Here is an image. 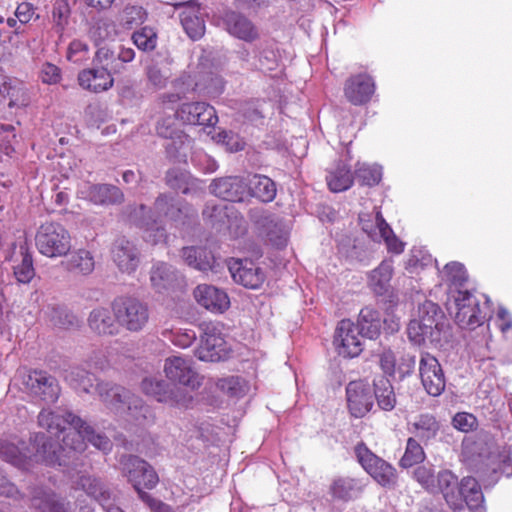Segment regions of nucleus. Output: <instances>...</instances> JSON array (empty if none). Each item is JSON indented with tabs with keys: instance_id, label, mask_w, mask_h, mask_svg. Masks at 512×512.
Here are the masks:
<instances>
[{
	"instance_id": "20e7f679",
	"label": "nucleus",
	"mask_w": 512,
	"mask_h": 512,
	"mask_svg": "<svg viewBox=\"0 0 512 512\" xmlns=\"http://www.w3.org/2000/svg\"><path fill=\"white\" fill-rule=\"evenodd\" d=\"M196 214L195 210L185 201L176 199L169 194H160L153 205L151 210L146 205L141 204L135 209L133 216H152L157 220L164 218L176 223L184 222L186 218L193 217Z\"/></svg>"
},
{
	"instance_id": "c756f323",
	"label": "nucleus",
	"mask_w": 512,
	"mask_h": 512,
	"mask_svg": "<svg viewBox=\"0 0 512 512\" xmlns=\"http://www.w3.org/2000/svg\"><path fill=\"white\" fill-rule=\"evenodd\" d=\"M457 477L449 470L440 471L436 476V492H441L446 503L455 511H461V495L458 493Z\"/></svg>"
},
{
	"instance_id": "f3484780",
	"label": "nucleus",
	"mask_w": 512,
	"mask_h": 512,
	"mask_svg": "<svg viewBox=\"0 0 512 512\" xmlns=\"http://www.w3.org/2000/svg\"><path fill=\"white\" fill-rule=\"evenodd\" d=\"M210 82L208 85L201 87V84L193 83L190 77H182L174 83L175 92L163 93L159 96L161 104H175L186 97L190 91L197 89L203 90L207 95L219 94L223 91L222 79L217 76H209Z\"/></svg>"
},
{
	"instance_id": "a211bd4d",
	"label": "nucleus",
	"mask_w": 512,
	"mask_h": 512,
	"mask_svg": "<svg viewBox=\"0 0 512 512\" xmlns=\"http://www.w3.org/2000/svg\"><path fill=\"white\" fill-rule=\"evenodd\" d=\"M176 116L188 125L212 127L218 122L214 107L202 101L182 103L176 110Z\"/></svg>"
},
{
	"instance_id": "a19ab883",
	"label": "nucleus",
	"mask_w": 512,
	"mask_h": 512,
	"mask_svg": "<svg viewBox=\"0 0 512 512\" xmlns=\"http://www.w3.org/2000/svg\"><path fill=\"white\" fill-rule=\"evenodd\" d=\"M170 63L171 60L167 58L161 62L152 61L145 67L147 82L154 89L160 90L167 86L172 76L171 69L169 68Z\"/></svg>"
},
{
	"instance_id": "3c124183",
	"label": "nucleus",
	"mask_w": 512,
	"mask_h": 512,
	"mask_svg": "<svg viewBox=\"0 0 512 512\" xmlns=\"http://www.w3.org/2000/svg\"><path fill=\"white\" fill-rule=\"evenodd\" d=\"M139 222L138 225L144 228L145 241L156 245L158 243L164 242L166 240V231L165 229L158 225V220L156 218H152V216H138Z\"/></svg>"
},
{
	"instance_id": "ea45409f",
	"label": "nucleus",
	"mask_w": 512,
	"mask_h": 512,
	"mask_svg": "<svg viewBox=\"0 0 512 512\" xmlns=\"http://www.w3.org/2000/svg\"><path fill=\"white\" fill-rule=\"evenodd\" d=\"M78 488L84 490L86 494L93 497L101 506L112 500V493L109 488L98 478L83 475L77 481Z\"/></svg>"
},
{
	"instance_id": "f704fd0d",
	"label": "nucleus",
	"mask_w": 512,
	"mask_h": 512,
	"mask_svg": "<svg viewBox=\"0 0 512 512\" xmlns=\"http://www.w3.org/2000/svg\"><path fill=\"white\" fill-rule=\"evenodd\" d=\"M88 326L99 335H115L118 333L117 321L114 313L108 308L97 307L88 317Z\"/></svg>"
},
{
	"instance_id": "473e14b6",
	"label": "nucleus",
	"mask_w": 512,
	"mask_h": 512,
	"mask_svg": "<svg viewBox=\"0 0 512 512\" xmlns=\"http://www.w3.org/2000/svg\"><path fill=\"white\" fill-rule=\"evenodd\" d=\"M182 258L187 265L203 272H218L220 266L211 251L204 247H184Z\"/></svg>"
},
{
	"instance_id": "412c9836",
	"label": "nucleus",
	"mask_w": 512,
	"mask_h": 512,
	"mask_svg": "<svg viewBox=\"0 0 512 512\" xmlns=\"http://www.w3.org/2000/svg\"><path fill=\"white\" fill-rule=\"evenodd\" d=\"M229 349L224 338L214 329H207L201 336L199 347L195 350V356L206 362H218L225 360L229 355Z\"/></svg>"
},
{
	"instance_id": "6e6552de",
	"label": "nucleus",
	"mask_w": 512,
	"mask_h": 512,
	"mask_svg": "<svg viewBox=\"0 0 512 512\" xmlns=\"http://www.w3.org/2000/svg\"><path fill=\"white\" fill-rule=\"evenodd\" d=\"M439 308L432 302H425L420 308V318L413 319L407 327L409 340L415 345H421L427 340L434 342L438 340L439 329L436 316Z\"/></svg>"
},
{
	"instance_id": "4be33fe9",
	"label": "nucleus",
	"mask_w": 512,
	"mask_h": 512,
	"mask_svg": "<svg viewBox=\"0 0 512 512\" xmlns=\"http://www.w3.org/2000/svg\"><path fill=\"white\" fill-rule=\"evenodd\" d=\"M111 255L113 262L123 273L132 274L139 266L140 252L136 245L125 237L114 241Z\"/></svg>"
},
{
	"instance_id": "9d476101",
	"label": "nucleus",
	"mask_w": 512,
	"mask_h": 512,
	"mask_svg": "<svg viewBox=\"0 0 512 512\" xmlns=\"http://www.w3.org/2000/svg\"><path fill=\"white\" fill-rule=\"evenodd\" d=\"M120 465L124 476L135 490L153 489L159 482L154 468L145 460L134 455H123Z\"/></svg>"
},
{
	"instance_id": "c03bdc74",
	"label": "nucleus",
	"mask_w": 512,
	"mask_h": 512,
	"mask_svg": "<svg viewBox=\"0 0 512 512\" xmlns=\"http://www.w3.org/2000/svg\"><path fill=\"white\" fill-rule=\"evenodd\" d=\"M326 181L332 192H342L352 186L353 175L345 163L339 162L334 169L328 172Z\"/></svg>"
},
{
	"instance_id": "6ab92c4d",
	"label": "nucleus",
	"mask_w": 512,
	"mask_h": 512,
	"mask_svg": "<svg viewBox=\"0 0 512 512\" xmlns=\"http://www.w3.org/2000/svg\"><path fill=\"white\" fill-rule=\"evenodd\" d=\"M349 412L356 418L365 416L373 407V393L370 385L363 380L351 381L346 387Z\"/></svg>"
},
{
	"instance_id": "e2e57ef3",
	"label": "nucleus",
	"mask_w": 512,
	"mask_h": 512,
	"mask_svg": "<svg viewBox=\"0 0 512 512\" xmlns=\"http://www.w3.org/2000/svg\"><path fill=\"white\" fill-rule=\"evenodd\" d=\"M145 18V12L139 6H126L120 14V23L125 28H132L141 23Z\"/></svg>"
},
{
	"instance_id": "4d7b16f0",
	"label": "nucleus",
	"mask_w": 512,
	"mask_h": 512,
	"mask_svg": "<svg viewBox=\"0 0 512 512\" xmlns=\"http://www.w3.org/2000/svg\"><path fill=\"white\" fill-rule=\"evenodd\" d=\"M413 478L428 492L436 493V475L432 465H420L415 468Z\"/></svg>"
},
{
	"instance_id": "9b49d317",
	"label": "nucleus",
	"mask_w": 512,
	"mask_h": 512,
	"mask_svg": "<svg viewBox=\"0 0 512 512\" xmlns=\"http://www.w3.org/2000/svg\"><path fill=\"white\" fill-rule=\"evenodd\" d=\"M249 218L274 246L282 248L286 245L289 227L282 219L262 208L250 209Z\"/></svg>"
},
{
	"instance_id": "603ef678",
	"label": "nucleus",
	"mask_w": 512,
	"mask_h": 512,
	"mask_svg": "<svg viewBox=\"0 0 512 512\" xmlns=\"http://www.w3.org/2000/svg\"><path fill=\"white\" fill-rule=\"evenodd\" d=\"M425 452L419 441L413 437L407 439L404 455L400 459V466L409 468L425 460Z\"/></svg>"
},
{
	"instance_id": "f03ea898",
	"label": "nucleus",
	"mask_w": 512,
	"mask_h": 512,
	"mask_svg": "<svg viewBox=\"0 0 512 512\" xmlns=\"http://www.w3.org/2000/svg\"><path fill=\"white\" fill-rule=\"evenodd\" d=\"M32 449L19 447L15 443L0 440V457L12 465L27 469L30 462H43L48 465L61 464L55 445L43 434H35L31 442Z\"/></svg>"
},
{
	"instance_id": "7ed1b4c3",
	"label": "nucleus",
	"mask_w": 512,
	"mask_h": 512,
	"mask_svg": "<svg viewBox=\"0 0 512 512\" xmlns=\"http://www.w3.org/2000/svg\"><path fill=\"white\" fill-rule=\"evenodd\" d=\"M35 244L38 251L46 257H62L71 249V236L63 225L46 222L38 228Z\"/></svg>"
},
{
	"instance_id": "f8f14e48",
	"label": "nucleus",
	"mask_w": 512,
	"mask_h": 512,
	"mask_svg": "<svg viewBox=\"0 0 512 512\" xmlns=\"http://www.w3.org/2000/svg\"><path fill=\"white\" fill-rule=\"evenodd\" d=\"M456 306L455 321L463 329L474 330L486 319V313L480 309L479 301L467 290H458L454 295Z\"/></svg>"
},
{
	"instance_id": "a878e982",
	"label": "nucleus",
	"mask_w": 512,
	"mask_h": 512,
	"mask_svg": "<svg viewBox=\"0 0 512 512\" xmlns=\"http://www.w3.org/2000/svg\"><path fill=\"white\" fill-rule=\"evenodd\" d=\"M247 184L237 176H228L214 180L210 185L211 193L223 200L240 202L246 193Z\"/></svg>"
},
{
	"instance_id": "680f3d73",
	"label": "nucleus",
	"mask_w": 512,
	"mask_h": 512,
	"mask_svg": "<svg viewBox=\"0 0 512 512\" xmlns=\"http://www.w3.org/2000/svg\"><path fill=\"white\" fill-rule=\"evenodd\" d=\"M444 276L455 287L462 286L467 281L465 267L458 262H452L444 267Z\"/></svg>"
},
{
	"instance_id": "0e129e2a",
	"label": "nucleus",
	"mask_w": 512,
	"mask_h": 512,
	"mask_svg": "<svg viewBox=\"0 0 512 512\" xmlns=\"http://www.w3.org/2000/svg\"><path fill=\"white\" fill-rule=\"evenodd\" d=\"M381 241H384L389 252L400 254L404 250V243L394 234L387 222H381Z\"/></svg>"
},
{
	"instance_id": "c9c22d12",
	"label": "nucleus",
	"mask_w": 512,
	"mask_h": 512,
	"mask_svg": "<svg viewBox=\"0 0 512 512\" xmlns=\"http://www.w3.org/2000/svg\"><path fill=\"white\" fill-rule=\"evenodd\" d=\"M362 493L359 482L350 477H337L329 487V494L334 501L349 502Z\"/></svg>"
},
{
	"instance_id": "6e6d98bb",
	"label": "nucleus",
	"mask_w": 512,
	"mask_h": 512,
	"mask_svg": "<svg viewBox=\"0 0 512 512\" xmlns=\"http://www.w3.org/2000/svg\"><path fill=\"white\" fill-rule=\"evenodd\" d=\"M177 120L179 119L177 118L176 113L160 117L156 123L157 135L168 140L184 133V131L179 127Z\"/></svg>"
},
{
	"instance_id": "0eeeda50",
	"label": "nucleus",
	"mask_w": 512,
	"mask_h": 512,
	"mask_svg": "<svg viewBox=\"0 0 512 512\" xmlns=\"http://www.w3.org/2000/svg\"><path fill=\"white\" fill-rule=\"evenodd\" d=\"M141 389L146 395L158 402L174 407L187 408L193 400L192 395L183 388L168 384L166 381L154 377L144 378Z\"/></svg>"
},
{
	"instance_id": "79ce46f5",
	"label": "nucleus",
	"mask_w": 512,
	"mask_h": 512,
	"mask_svg": "<svg viewBox=\"0 0 512 512\" xmlns=\"http://www.w3.org/2000/svg\"><path fill=\"white\" fill-rule=\"evenodd\" d=\"M358 327L362 337L375 339L381 331V316L378 310L372 307H364L358 318Z\"/></svg>"
},
{
	"instance_id": "49530a36",
	"label": "nucleus",
	"mask_w": 512,
	"mask_h": 512,
	"mask_svg": "<svg viewBox=\"0 0 512 512\" xmlns=\"http://www.w3.org/2000/svg\"><path fill=\"white\" fill-rule=\"evenodd\" d=\"M66 267L70 272L89 275L95 268L94 257L90 251L79 249L71 254L66 262Z\"/></svg>"
},
{
	"instance_id": "774afa93",
	"label": "nucleus",
	"mask_w": 512,
	"mask_h": 512,
	"mask_svg": "<svg viewBox=\"0 0 512 512\" xmlns=\"http://www.w3.org/2000/svg\"><path fill=\"white\" fill-rule=\"evenodd\" d=\"M69 14H70V9L66 2L61 1V2H57L54 5L53 11H52V17H53V21L59 31H62L64 29V27L67 25Z\"/></svg>"
},
{
	"instance_id": "09e8293b",
	"label": "nucleus",
	"mask_w": 512,
	"mask_h": 512,
	"mask_svg": "<svg viewBox=\"0 0 512 512\" xmlns=\"http://www.w3.org/2000/svg\"><path fill=\"white\" fill-rule=\"evenodd\" d=\"M232 210L233 207H229L227 204L208 202L203 210V217L212 226L220 229L228 222Z\"/></svg>"
},
{
	"instance_id": "052dcab7",
	"label": "nucleus",
	"mask_w": 512,
	"mask_h": 512,
	"mask_svg": "<svg viewBox=\"0 0 512 512\" xmlns=\"http://www.w3.org/2000/svg\"><path fill=\"white\" fill-rule=\"evenodd\" d=\"M368 218L360 217L362 230L375 242H381V228L382 223L386 222L380 211H377L374 220L370 218V215H366Z\"/></svg>"
},
{
	"instance_id": "4468645a",
	"label": "nucleus",
	"mask_w": 512,
	"mask_h": 512,
	"mask_svg": "<svg viewBox=\"0 0 512 512\" xmlns=\"http://www.w3.org/2000/svg\"><path fill=\"white\" fill-rule=\"evenodd\" d=\"M419 375L421 384L429 395L437 397L444 392L446 378L443 369L437 358L430 353L424 352L421 354Z\"/></svg>"
},
{
	"instance_id": "7c9ffc66",
	"label": "nucleus",
	"mask_w": 512,
	"mask_h": 512,
	"mask_svg": "<svg viewBox=\"0 0 512 512\" xmlns=\"http://www.w3.org/2000/svg\"><path fill=\"white\" fill-rule=\"evenodd\" d=\"M95 391L101 401L112 411L124 414L126 398H129V390L111 383H97Z\"/></svg>"
},
{
	"instance_id": "69168bd1",
	"label": "nucleus",
	"mask_w": 512,
	"mask_h": 512,
	"mask_svg": "<svg viewBox=\"0 0 512 512\" xmlns=\"http://www.w3.org/2000/svg\"><path fill=\"white\" fill-rule=\"evenodd\" d=\"M89 58V46L87 43L75 39L70 42L67 49V59L73 63H82Z\"/></svg>"
},
{
	"instance_id": "39448f33",
	"label": "nucleus",
	"mask_w": 512,
	"mask_h": 512,
	"mask_svg": "<svg viewBox=\"0 0 512 512\" xmlns=\"http://www.w3.org/2000/svg\"><path fill=\"white\" fill-rule=\"evenodd\" d=\"M355 456L362 468L382 487L394 488L397 485L396 469L387 461L374 454L365 443L354 448Z\"/></svg>"
},
{
	"instance_id": "864d4df0",
	"label": "nucleus",
	"mask_w": 512,
	"mask_h": 512,
	"mask_svg": "<svg viewBox=\"0 0 512 512\" xmlns=\"http://www.w3.org/2000/svg\"><path fill=\"white\" fill-rule=\"evenodd\" d=\"M131 39L139 50L150 52L156 48L158 36L152 27L145 26L134 31Z\"/></svg>"
},
{
	"instance_id": "a18cd8bd",
	"label": "nucleus",
	"mask_w": 512,
	"mask_h": 512,
	"mask_svg": "<svg viewBox=\"0 0 512 512\" xmlns=\"http://www.w3.org/2000/svg\"><path fill=\"white\" fill-rule=\"evenodd\" d=\"M164 147L169 159L179 163L186 162L188 153L192 148V140L184 132L172 139H168Z\"/></svg>"
},
{
	"instance_id": "72a5a7b5",
	"label": "nucleus",
	"mask_w": 512,
	"mask_h": 512,
	"mask_svg": "<svg viewBox=\"0 0 512 512\" xmlns=\"http://www.w3.org/2000/svg\"><path fill=\"white\" fill-rule=\"evenodd\" d=\"M409 432L414 435L413 438L428 444L434 440L440 430V423L435 416L429 413L420 414L415 420L409 423Z\"/></svg>"
},
{
	"instance_id": "de8ad7c7",
	"label": "nucleus",
	"mask_w": 512,
	"mask_h": 512,
	"mask_svg": "<svg viewBox=\"0 0 512 512\" xmlns=\"http://www.w3.org/2000/svg\"><path fill=\"white\" fill-rule=\"evenodd\" d=\"M392 273V262L386 260L382 261L380 265L371 272L369 285L376 294L382 295L387 291Z\"/></svg>"
},
{
	"instance_id": "aec40b11",
	"label": "nucleus",
	"mask_w": 512,
	"mask_h": 512,
	"mask_svg": "<svg viewBox=\"0 0 512 512\" xmlns=\"http://www.w3.org/2000/svg\"><path fill=\"white\" fill-rule=\"evenodd\" d=\"M223 23L231 36L244 42L253 43L261 37L260 30L256 24L239 12H227L223 18Z\"/></svg>"
},
{
	"instance_id": "13d9d810",
	"label": "nucleus",
	"mask_w": 512,
	"mask_h": 512,
	"mask_svg": "<svg viewBox=\"0 0 512 512\" xmlns=\"http://www.w3.org/2000/svg\"><path fill=\"white\" fill-rule=\"evenodd\" d=\"M381 169L378 166L366 164L358 165L355 171V177L361 185L373 186L381 180Z\"/></svg>"
},
{
	"instance_id": "393cba45",
	"label": "nucleus",
	"mask_w": 512,
	"mask_h": 512,
	"mask_svg": "<svg viewBox=\"0 0 512 512\" xmlns=\"http://www.w3.org/2000/svg\"><path fill=\"white\" fill-rule=\"evenodd\" d=\"M375 91V83L367 74H358L350 77L345 84L344 93L353 105L366 104Z\"/></svg>"
},
{
	"instance_id": "5fc2aeb1",
	"label": "nucleus",
	"mask_w": 512,
	"mask_h": 512,
	"mask_svg": "<svg viewBox=\"0 0 512 512\" xmlns=\"http://www.w3.org/2000/svg\"><path fill=\"white\" fill-rule=\"evenodd\" d=\"M124 413H127L131 419L141 423L151 415V410L140 397L129 392V398H126Z\"/></svg>"
},
{
	"instance_id": "c85d7f7f",
	"label": "nucleus",
	"mask_w": 512,
	"mask_h": 512,
	"mask_svg": "<svg viewBox=\"0 0 512 512\" xmlns=\"http://www.w3.org/2000/svg\"><path fill=\"white\" fill-rule=\"evenodd\" d=\"M112 73L94 66L90 69H84L78 74L79 85L91 92L99 93L106 91L113 86L114 79Z\"/></svg>"
},
{
	"instance_id": "2f4dec72",
	"label": "nucleus",
	"mask_w": 512,
	"mask_h": 512,
	"mask_svg": "<svg viewBox=\"0 0 512 512\" xmlns=\"http://www.w3.org/2000/svg\"><path fill=\"white\" fill-rule=\"evenodd\" d=\"M182 5L180 21L183 29L192 40H198L205 33V23L200 13V6L194 2H186Z\"/></svg>"
},
{
	"instance_id": "b1692460",
	"label": "nucleus",
	"mask_w": 512,
	"mask_h": 512,
	"mask_svg": "<svg viewBox=\"0 0 512 512\" xmlns=\"http://www.w3.org/2000/svg\"><path fill=\"white\" fill-rule=\"evenodd\" d=\"M193 294L199 305L214 313H223L230 306L227 293L212 285L200 284Z\"/></svg>"
},
{
	"instance_id": "cd10ccee",
	"label": "nucleus",
	"mask_w": 512,
	"mask_h": 512,
	"mask_svg": "<svg viewBox=\"0 0 512 512\" xmlns=\"http://www.w3.org/2000/svg\"><path fill=\"white\" fill-rule=\"evenodd\" d=\"M458 493L461 495V511L467 506L471 512H485L484 495L478 481L473 477H464Z\"/></svg>"
},
{
	"instance_id": "ddd939ff",
	"label": "nucleus",
	"mask_w": 512,
	"mask_h": 512,
	"mask_svg": "<svg viewBox=\"0 0 512 512\" xmlns=\"http://www.w3.org/2000/svg\"><path fill=\"white\" fill-rule=\"evenodd\" d=\"M362 335L349 319L341 320L335 330L333 345L340 356L354 358L363 350Z\"/></svg>"
},
{
	"instance_id": "8fccbe9b",
	"label": "nucleus",
	"mask_w": 512,
	"mask_h": 512,
	"mask_svg": "<svg viewBox=\"0 0 512 512\" xmlns=\"http://www.w3.org/2000/svg\"><path fill=\"white\" fill-rule=\"evenodd\" d=\"M93 64L111 73H120L124 68V65L119 63L116 53L106 45L97 49Z\"/></svg>"
},
{
	"instance_id": "e433bc0d",
	"label": "nucleus",
	"mask_w": 512,
	"mask_h": 512,
	"mask_svg": "<svg viewBox=\"0 0 512 512\" xmlns=\"http://www.w3.org/2000/svg\"><path fill=\"white\" fill-rule=\"evenodd\" d=\"M31 505L39 512H68L56 495L43 487L31 491Z\"/></svg>"
},
{
	"instance_id": "f257e3e1",
	"label": "nucleus",
	"mask_w": 512,
	"mask_h": 512,
	"mask_svg": "<svg viewBox=\"0 0 512 512\" xmlns=\"http://www.w3.org/2000/svg\"><path fill=\"white\" fill-rule=\"evenodd\" d=\"M67 424L74 431L63 437L61 445L42 433L49 442L55 445L57 454L61 457L60 465L66 464V459L72 457L71 453L83 452L86 449L85 441L90 442L94 447L104 452L111 449L112 444L108 437L96 433L92 426L70 411L43 409L38 415V425L52 436H58L62 433Z\"/></svg>"
},
{
	"instance_id": "37998d69",
	"label": "nucleus",
	"mask_w": 512,
	"mask_h": 512,
	"mask_svg": "<svg viewBox=\"0 0 512 512\" xmlns=\"http://www.w3.org/2000/svg\"><path fill=\"white\" fill-rule=\"evenodd\" d=\"M247 187L250 194L262 202H271L276 196L275 183L265 175H253L249 178Z\"/></svg>"
},
{
	"instance_id": "bf43d9fd",
	"label": "nucleus",
	"mask_w": 512,
	"mask_h": 512,
	"mask_svg": "<svg viewBox=\"0 0 512 512\" xmlns=\"http://www.w3.org/2000/svg\"><path fill=\"white\" fill-rule=\"evenodd\" d=\"M166 184L173 190L180 191L183 194L190 192V175L186 172L172 169L166 173Z\"/></svg>"
},
{
	"instance_id": "bb28decb",
	"label": "nucleus",
	"mask_w": 512,
	"mask_h": 512,
	"mask_svg": "<svg viewBox=\"0 0 512 512\" xmlns=\"http://www.w3.org/2000/svg\"><path fill=\"white\" fill-rule=\"evenodd\" d=\"M179 272L165 262L155 263L150 270L151 287L158 293L173 290L180 281Z\"/></svg>"
},
{
	"instance_id": "338daca9",
	"label": "nucleus",
	"mask_w": 512,
	"mask_h": 512,
	"mask_svg": "<svg viewBox=\"0 0 512 512\" xmlns=\"http://www.w3.org/2000/svg\"><path fill=\"white\" fill-rule=\"evenodd\" d=\"M452 425L461 432H469L477 427V419L470 413L459 412L453 417Z\"/></svg>"
},
{
	"instance_id": "58836bf2",
	"label": "nucleus",
	"mask_w": 512,
	"mask_h": 512,
	"mask_svg": "<svg viewBox=\"0 0 512 512\" xmlns=\"http://www.w3.org/2000/svg\"><path fill=\"white\" fill-rule=\"evenodd\" d=\"M16 259L13 265L14 275L18 282L29 283L35 276L32 255L28 251L26 244H21L18 251L14 252Z\"/></svg>"
},
{
	"instance_id": "5701e85b",
	"label": "nucleus",
	"mask_w": 512,
	"mask_h": 512,
	"mask_svg": "<svg viewBox=\"0 0 512 512\" xmlns=\"http://www.w3.org/2000/svg\"><path fill=\"white\" fill-rule=\"evenodd\" d=\"M228 269L233 280L246 288L257 289L265 280L264 271L247 259L230 261Z\"/></svg>"
},
{
	"instance_id": "dca6fc26",
	"label": "nucleus",
	"mask_w": 512,
	"mask_h": 512,
	"mask_svg": "<svg viewBox=\"0 0 512 512\" xmlns=\"http://www.w3.org/2000/svg\"><path fill=\"white\" fill-rule=\"evenodd\" d=\"M164 372L166 377L190 390L198 389L202 378L192 367L191 359L182 356H171L165 360Z\"/></svg>"
},
{
	"instance_id": "2eb2a0df",
	"label": "nucleus",
	"mask_w": 512,
	"mask_h": 512,
	"mask_svg": "<svg viewBox=\"0 0 512 512\" xmlns=\"http://www.w3.org/2000/svg\"><path fill=\"white\" fill-rule=\"evenodd\" d=\"M77 197L98 206L119 205L124 201L123 192L112 184L83 182L77 188Z\"/></svg>"
},
{
	"instance_id": "423d86ee",
	"label": "nucleus",
	"mask_w": 512,
	"mask_h": 512,
	"mask_svg": "<svg viewBox=\"0 0 512 512\" xmlns=\"http://www.w3.org/2000/svg\"><path fill=\"white\" fill-rule=\"evenodd\" d=\"M112 309L119 325L132 332L142 330L149 320L147 305L136 298H118Z\"/></svg>"
},
{
	"instance_id": "4c0bfd02",
	"label": "nucleus",
	"mask_w": 512,
	"mask_h": 512,
	"mask_svg": "<svg viewBox=\"0 0 512 512\" xmlns=\"http://www.w3.org/2000/svg\"><path fill=\"white\" fill-rule=\"evenodd\" d=\"M373 386V399H376L378 407L383 411L393 410L397 399L391 381L385 376H379L373 380Z\"/></svg>"
},
{
	"instance_id": "1a4fd4ad",
	"label": "nucleus",
	"mask_w": 512,
	"mask_h": 512,
	"mask_svg": "<svg viewBox=\"0 0 512 512\" xmlns=\"http://www.w3.org/2000/svg\"><path fill=\"white\" fill-rule=\"evenodd\" d=\"M22 386L31 397L45 403H55L60 395L57 379L43 370H33L22 376Z\"/></svg>"
}]
</instances>
